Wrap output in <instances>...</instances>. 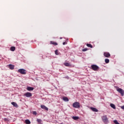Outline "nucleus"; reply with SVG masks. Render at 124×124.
Listing matches in <instances>:
<instances>
[{
	"label": "nucleus",
	"mask_w": 124,
	"mask_h": 124,
	"mask_svg": "<svg viewBox=\"0 0 124 124\" xmlns=\"http://www.w3.org/2000/svg\"><path fill=\"white\" fill-rule=\"evenodd\" d=\"M116 91L121 93L122 96H124V91L122 88H120L119 87H116Z\"/></svg>",
	"instance_id": "nucleus-1"
},
{
	"label": "nucleus",
	"mask_w": 124,
	"mask_h": 124,
	"mask_svg": "<svg viewBox=\"0 0 124 124\" xmlns=\"http://www.w3.org/2000/svg\"><path fill=\"white\" fill-rule=\"evenodd\" d=\"M91 69H93L94 71H98L99 69V67L95 64H93L91 65Z\"/></svg>",
	"instance_id": "nucleus-2"
},
{
	"label": "nucleus",
	"mask_w": 124,
	"mask_h": 124,
	"mask_svg": "<svg viewBox=\"0 0 124 124\" xmlns=\"http://www.w3.org/2000/svg\"><path fill=\"white\" fill-rule=\"evenodd\" d=\"M73 107L74 108H80V103L78 102H76L73 104Z\"/></svg>",
	"instance_id": "nucleus-3"
},
{
	"label": "nucleus",
	"mask_w": 124,
	"mask_h": 124,
	"mask_svg": "<svg viewBox=\"0 0 124 124\" xmlns=\"http://www.w3.org/2000/svg\"><path fill=\"white\" fill-rule=\"evenodd\" d=\"M18 72H19L20 74L25 75L27 73L26 70L24 69H19L18 70Z\"/></svg>",
	"instance_id": "nucleus-4"
},
{
	"label": "nucleus",
	"mask_w": 124,
	"mask_h": 124,
	"mask_svg": "<svg viewBox=\"0 0 124 124\" xmlns=\"http://www.w3.org/2000/svg\"><path fill=\"white\" fill-rule=\"evenodd\" d=\"M23 96H26V97H31L32 94L31 93L27 92L24 94Z\"/></svg>",
	"instance_id": "nucleus-5"
},
{
	"label": "nucleus",
	"mask_w": 124,
	"mask_h": 124,
	"mask_svg": "<svg viewBox=\"0 0 124 124\" xmlns=\"http://www.w3.org/2000/svg\"><path fill=\"white\" fill-rule=\"evenodd\" d=\"M103 122L104 123H108V118L107 115H104L102 117Z\"/></svg>",
	"instance_id": "nucleus-6"
},
{
	"label": "nucleus",
	"mask_w": 124,
	"mask_h": 124,
	"mask_svg": "<svg viewBox=\"0 0 124 124\" xmlns=\"http://www.w3.org/2000/svg\"><path fill=\"white\" fill-rule=\"evenodd\" d=\"M8 67L10 69H11V70H13V69H14V65H12L11 64H10L8 65Z\"/></svg>",
	"instance_id": "nucleus-7"
},
{
	"label": "nucleus",
	"mask_w": 124,
	"mask_h": 124,
	"mask_svg": "<svg viewBox=\"0 0 124 124\" xmlns=\"http://www.w3.org/2000/svg\"><path fill=\"white\" fill-rule=\"evenodd\" d=\"M104 56L106 57V58H109L110 55V53H109V52H104Z\"/></svg>",
	"instance_id": "nucleus-8"
},
{
	"label": "nucleus",
	"mask_w": 124,
	"mask_h": 124,
	"mask_svg": "<svg viewBox=\"0 0 124 124\" xmlns=\"http://www.w3.org/2000/svg\"><path fill=\"white\" fill-rule=\"evenodd\" d=\"M90 109L93 111V112H98V109L95 108L91 107L90 108Z\"/></svg>",
	"instance_id": "nucleus-9"
},
{
	"label": "nucleus",
	"mask_w": 124,
	"mask_h": 124,
	"mask_svg": "<svg viewBox=\"0 0 124 124\" xmlns=\"http://www.w3.org/2000/svg\"><path fill=\"white\" fill-rule=\"evenodd\" d=\"M41 108H42V109H44L46 111H48V108H47L45 105H41Z\"/></svg>",
	"instance_id": "nucleus-10"
},
{
	"label": "nucleus",
	"mask_w": 124,
	"mask_h": 124,
	"mask_svg": "<svg viewBox=\"0 0 124 124\" xmlns=\"http://www.w3.org/2000/svg\"><path fill=\"white\" fill-rule=\"evenodd\" d=\"M27 91L31 92V91H33V90H34V88L33 87H28L27 88Z\"/></svg>",
	"instance_id": "nucleus-11"
},
{
	"label": "nucleus",
	"mask_w": 124,
	"mask_h": 124,
	"mask_svg": "<svg viewBox=\"0 0 124 124\" xmlns=\"http://www.w3.org/2000/svg\"><path fill=\"white\" fill-rule=\"evenodd\" d=\"M63 100H64V101H65V102H68V101H69V100L68 99V98H67V97H63L62 98Z\"/></svg>",
	"instance_id": "nucleus-12"
},
{
	"label": "nucleus",
	"mask_w": 124,
	"mask_h": 124,
	"mask_svg": "<svg viewBox=\"0 0 124 124\" xmlns=\"http://www.w3.org/2000/svg\"><path fill=\"white\" fill-rule=\"evenodd\" d=\"M11 104H12L14 107H18V105H17V103L15 102H12Z\"/></svg>",
	"instance_id": "nucleus-13"
},
{
	"label": "nucleus",
	"mask_w": 124,
	"mask_h": 124,
	"mask_svg": "<svg viewBox=\"0 0 124 124\" xmlns=\"http://www.w3.org/2000/svg\"><path fill=\"white\" fill-rule=\"evenodd\" d=\"M72 118L73 120H75V121H77V120H79V117L78 116H73Z\"/></svg>",
	"instance_id": "nucleus-14"
},
{
	"label": "nucleus",
	"mask_w": 124,
	"mask_h": 124,
	"mask_svg": "<svg viewBox=\"0 0 124 124\" xmlns=\"http://www.w3.org/2000/svg\"><path fill=\"white\" fill-rule=\"evenodd\" d=\"M110 106L111 108H113V109H116V106L113 104H110Z\"/></svg>",
	"instance_id": "nucleus-15"
},
{
	"label": "nucleus",
	"mask_w": 124,
	"mask_h": 124,
	"mask_svg": "<svg viewBox=\"0 0 124 124\" xmlns=\"http://www.w3.org/2000/svg\"><path fill=\"white\" fill-rule=\"evenodd\" d=\"M10 50L12 51V52H14L15 51V46L11 47Z\"/></svg>",
	"instance_id": "nucleus-16"
},
{
	"label": "nucleus",
	"mask_w": 124,
	"mask_h": 124,
	"mask_svg": "<svg viewBox=\"0 0 124 124\" xmlns=\"http://www.w3.org/2000/svg\"><path fill=\"white\" fill-rule=\"evenodd\" d=\"M86 46H87V47H89V48H93V45L90 44H87Z\"/></svg>",
	"instance_id": "nucleus-17"
},
{
	"label": "nucleus",
	"mask_w": 124,
	"mask_h": 124,
	"mask_svg": "<svg viewBox=\"0 0 124 124\" xmlns=\"http://www.w3.org/2000/svg\"><path fill=\"white\" fill-rule=\"evenodd\" d=\"M65 66H70V63L68 62H65L64 63Z\"/></svg>",
	"instance_id": "nucleus-18"
},
{
	"label": "nucleus",
	"mask_w": 124,
	"mask_h": 124,
	"mask_svg": "<svg viewBox=\"0 0 124 124\" xmlns=\"http://www.w3.org/2000/svg\"><path fill=\"white\" fill-rule=\"evenodd\" d=\"M25 124H31V121L29 120H25Z\"/></svg>",
	"instance_id": "nucleus-19"
},
{
	"label": "nucleus",
	"mask_w": 124,
	"mask_h": 124,
	"mask_svg": "<svg viewBox=\"0 0 124 124\" xmlns=\"http://www.w3.org/2000/svg\"><path fill=\"white\" fill-rule=\"evenodd\" d=\"M50 44H53V45H58V44L57 43H55L53 41L50 42Z\"/></svg>",
	"instance_id": "nucleus-20"
},
{
	"label": "nucleus",
	"mask_w": 124,
	"mask_h": 124,
	"mask_svg": "<svg viewBox=\"0 0 124 124\" xmlns=\"http://www.w3.org/2000/svg\"><path fill=\"white\" fill-rule=\"evenodd\" d=\"M105 62L106 63H109V60L108 59H106L105 60Z\"/></svg>",
	"instance_id": "nucleus-21"
},
{
	"label": "nucleus",
	"mask_w": 124,
	"mask_h": 124,
	"mask_svg": "<svg viewBox=\"0 0 124 124\" xmlns=\"http://www.w3.org/2000/svg\"><path fill=\"white\" fill-rule=\"evenodd\" d=\"M113 122L115 124H120V123H119L117 120H114Z\"/></svg>",
	"instance_id": "nucleus-22"
},
{
	"label": "nucleus",
	"mask_w": 124,
	"mask_h": 124,
	"mask_svg": "<svg viewBox=\"0 0 124 124\" xmlns=\"http://www.w3.org/2000/svg\"><path fill=\"white\" fill-rule=\"evenodd\" d=\"M86 51H88V48H84L82 49V52H86Z\"/></svg>",
	"instance_id": "nucleus-23"
},
{
	"label": "nucleus",
	"mask_w": 124,
	"mask_h": 124,
	"mask_svg": "<svg viewBox=\"0 0 124 124\" xmlns=\"http://www.w3.org/2000/svg\"><path fill=\"white\" fill-rule=\"evenodd\" d=\"M37 122H38V123H39V124H40V123H41V120L38 119V120H37Z\"/></svg>",
	"instance_id": "nucleus-24"
},
{
	"label": "nucleus",
	"mask_w": 124,
	"mask_h": 124,
	"mask_svg": "<svg viewBox=\"0 0 124 124\" xmlns=\"http://www.w3.org/2000/svg\"><path fill=\"white\" fill-rule=\"evenodd\" d=\"M33 115H37V113L36 112V111H33Z\"/></svg>",
	"instance_id": "nucleus-25"
},
{
	"label": "nucleus",
	"mask_w": 124,
	"mask_h": 124,
	"mask_svg": "<svg viewBox=\"0 0 124 124\" xmlns=\"http://www.w3.org/2000/svg\"><path fill=\"white\" fill-rule=\"evenodd\" d=\"M55 55H58V50H56L55 51Z\"/></svg>",
	"instance_id": "nucleus-26"
},
{
	"label": "nucleus",
	"mask_w": 124,
	"mask_h": 124,
	"mask_svg": "<svg viewBox=\"0 0 124 124\" xmlns=\"http://www.w3.org/2000/svg\"><path fill=\"white\" fill-rule=\"evenodd\" d=\"M120 108H121V109H122L123 110H124V105L123 106H121Z\"/></svg>",
	"instance_id": "nucleus-27"
},
{
	"label": "nucleus",
	"mask_w": 124,
	"mask_h": 124,
	"mask_svg": "<svg viewBox=\"0 0 124 124\" xmlns=\"http://www.w3.org/2000/svg\"><path fill=\"white\" fill-rule=\"evenodd\" d=\"M63 45H65L66 44H67V43L66 42H63L62 43Z\"/></svg>",
	"instance_id": "nucleus-28"
},
{
	"label": "nucleus",
	"mask_w": 124,
	"mask_h": 124,
	"mask_svg": "<svg viewBox=\"0 0 124 124\" xmlns=\"http://www.w3.org/2000/svg\"><path fill=\"white\" fill-rule=\"evenodd\" d=\"M7 119L6 118L4 119V121H7Z\"/></svg>",
	"instance_id": "nucleus-29"
},
{
	"label": "nucleus",
	"mask_w": 124,
	"mask_h": 124,
	"mask_svg": "<svg viewBox=\"0 0 124 124\" xmlns=\"http://www.w3.org/2000/svg\"><path fill=\"white\" fill-rule=\"evenodd\" d=\"M60 39H62V37H60Z\"/></svg>",
	"instance_id": "nucleus-30"
}]
</instances>
